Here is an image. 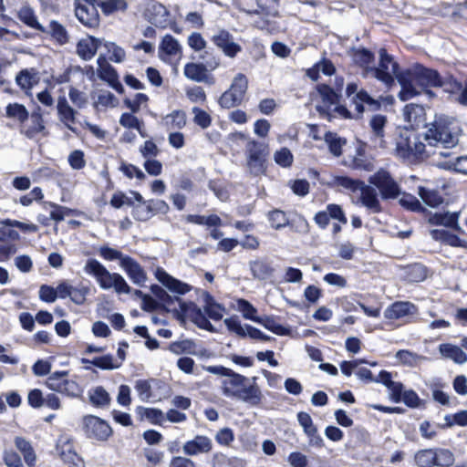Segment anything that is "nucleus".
Segmentation results:
<instances>
[{"label":"nucleus","instance_id":"nucleus-27","mask_svg":"<svg viewBox=\"0 0 467 467\" xmlns=\"http://www.w3.org/2000/svg\"><path fill=\"white\" fill-rule=\"evenodd\" d=\"M101 44V39L93 36H88L87 38L81 39L78 43L77 53L84 60H89L95 56L99 47Z\"/></svg>","mask_w":467,"mask_h":467},{"label":"nucleus","instance_id":"nucleus-39","mask_svg":"<svg viewBox=\"0 0 467 467\" xmlns=\"http://www.w3.org/2000/svg\"><path fill=\"white\" fill-rule=\"evenodd\" d=\"M352 59L355 64L365 69L367 75V67H371L369 65L374 61V55L366 48L353 49Z\"/></svg>","mask_w":467,"mask_h":467},{"label":"nucleus","instance_id":"nucleus-57","mask_svg":"<svg viewBox=\"0 0 467 467\" xmlns=\"http://www.w3.org/2000/svg\"><path fill=\"white\" fill-rule=\"evenodd\" d=\"M89 287L79 284L78 286H72L70 299L76 305H83L86 302V297L89 293Z\"/></svg>","mask_w":467,"mask_h":467},{"label":"nucleus","instance_id":"nucleus-30","mask_svg":"<svg viewBox=\"0 0 467 467\" xmlns=\"http://www.w3.org/2000/svg\"><path fill=\"white\" fill-rule=\"evenodd\" d=\"M441 355L445 358H450L455 363L463 364L467 361V355L458 346L452 344H441L439 346Z\"/></svg>","mask_w":467,"mask_h":467},{"label":"nucleus","instance_id":"nucleus-34","mask_svg":"<svg viewBox=\"0 0 467 467\" xmlns=\"http://www.w3.org/2000/svg\"><path fill=\"white\" fill-rule=\"evenodd\" d=\"M98 63V76L109 84L116 82L118 78L116 70L109 65L106 57L100 55L97 60Z\"/></svg>","mask_w":467,"mask_h":467},{"label":"nucleus","instance_id":"nucleus-45","mask_svg":"<svg viewBox=\"0 0 467 467\" xmlns=\"http://www.w3.org/2000/svg\"><path fill=\"white\" fill-rule=\"evenodd\" d=\"M324 140L328 146L329 151L334 156H340L342 154V146L346 143V140L339 137L337 133L327 132Z\"/></svg>","mask_w":467,"mask_h":467},{"label":"nucleus","instance_id":"nucleus-31","mask_svg":"<svg viewBox=\"0 0 467 467\" xmlns=\"http://www.w3.org/2000/svg\"><path fill=\"white\" fill-rule=\"evenodd\" d=\"M256 323L262 325L267 330L275 333L277 336H290L291 329L285 327L277 322L274 316H262L256 318Z\"/></svg>","mask_w":467,"mask_h":467},{"label":"nucleus","instance_id":"nucleus-51","mask_svg":"<svg viewBox=\"0 0 467 467\" xmlns=\"http://www.w3.org/2000/svg\"><path fill=\"white\" fill-rule=\"evenodd\" d=\"M132 215L138 221L145 222L149 220L153 216L151 202L148 201L147 202L138 203L134 205Z\"/></svg>","mask_w":467,"mask_h":467},{"label":"nucleus","instance_id":"nucleus-11","mask_svg":"<svg viewBox=\"0 0 467 467\" xmlns=\"http://www.w3.org/2000/svg\"><path fill=\"white\" fill-rule=\"evenodd\" d=\"M75 15L78 21L87 27L95 28L99 25L98 6L93 0H77L75 3Z\"/></svg>","mask_w":467,"mask_h":467},{"label":"nucleus","instance_id":"nucleus-9","mask_svg":"<svg viewBox=\"0 0 467 467\" xmlns=\"http://www.w3.org/2000/svg\"><path fill=\"white\" fill-rule=\"evenodd\" d=\"M346 95L350 99V102L355 105L356 116L354 118H360L365 110V106L368 110L379 109L381 104L378 99H373L366 90H358L356 83H349L346 88Z\"/></svg>","mask_w":467,"mask_h":467},{"label":"nucleus","instance_id":"nucleus-16","mask_svg":"<svg viewBox=\"0 0 467 467\" xmlns=\"http://www.w3.org/2000/svg\"><path fill=\"white\" fill-rule=\"evenodd\" d=\"M213 450V441L204 435H197L192 440L186 441L182 446V451L189 456L209 453Z\"/></svg>","mask_w":467,"mask_h":467},{"label":"nucleus","instance_id":"nucleus-17","mask_svg":"<svg viewBox=\"0 0 467 467\" xmlns=\"http://www.w3.org/2000/svg\"><path fill=\"white\" fill-rule=\"evenodd\" d=\"M58 119L63 125L71 130L77 132L75 124L77 123V111L69 105L65 97H59L57 104Z\"/></svg>","mask_w":467,"mask_h":467},{"label":"nucleus","instance_id":"nucleus-6","mask_svg":"<svg viewBox=\"0 0 467 467\" xmlns=\"http://www.w3.org/2000/svg\"><path fill=\"white\" fill-rule=\"evenodd\" d=\"M379 55L378 67H367V76L370 75L389 88L394 84L395 78L398 79V75L402 72H399V64L392 56L388 54L385 48H380Z\"/></svg>","mask_w":467,"mask_h":467},{"label":"nucleus","instance_id":"nucleus-13","mask_svg":"<svg viewBox=\"0 0 467 467\" xmlns=\"http://www.w3.org/2000/svg\"><path fill=\"white\" fill-rule=\"evenodd\" d=\"M369 182L379 190L382 198H396L400 194L399 185L390 174L384 170H380L371 176Z\"/></svg>","mask_w":467,"mask_h":467},{"label":"nucleus","instance_id":"nucleus-20","mask_svg":"<svg viewBox=\"0 0 467 467\" xmlns=\"http://www.w3.org/2000/svg\"><path fill=\"white\" fill-rule=\"evenodd\" d=\"M183 74L185 78L192 81L204 82L208 84L214 83L213 78L208 76L205 65L201 63H187L184 66Z\"/></svg>","mask_w":467,"mask_h":467},{"label":"nucleus","instance_id":"nucleus-63","mask_svg":"<svg viewBox=\"0 0 467 467\" xmlns=\"http://www.w3.org/2000/svg\"><path fill=\"white\" fill-rule=\"evenodd\" d=\"M275 161L285 168L290 167L293 163V154L287 148H282L274 154Z\"/></svg>","mask_w":467,"mask_h":467},{"label":"nucleus","instance_id":"nucleus-7","mask_svg":"<svg viewBox=\"0 0 467 467\" xmlns=\"http://www.w3.org/2000/svg\"><path fill=\"white\" fill-rule=\"evenodd\" d=\"M424 140L428 142L430 148L441 145L443 149L455 147L459 142L458 132L455 129L443 123L435 121L424 134Z\"/></svg>","mask_w":467,"mask_h":467},{"label":"nucleus","instance_id":"nucleus-56","mask_svg":"<svg viewBox=\"0 0 467 467\" xmlns=\"http://www.w3.org/2000/svg\"><path fill=\"white\" fill-rule=\"evenodd\" d=\"M137 411L141 419L146 418L147 420H150L153 423H161L165 420L163 412L158 409H148L139 407Z\"/></svg>","mask_w":467,"mask_h":467},{"label":"nucleus","instance_id":"nucleus-29","mask_svg":"<svg viewBox=\"0 0 467 467\" xmlns=\"http://www.w3.org/2000/svg\"><path fill=\"white\" fill-rule=\"evenodd\" d=\"M156 277L163 285H165L171 291H173V292H176L179 294H184L189 290V286L186 284H183V283L174 279L172 276L168 275L162 269H160V268L157 269Z\"/></svg>","mask_w":467,"mask_h":467},{"label":"nucleus","instance_id":"nucleus-3","mask_svg":"<svg viewBox=\"0 0 467 467\" xmlns=\"http://www.w3.org/2000/svg\"><path fill=\"white\" fill-rule=\"evenodd\" d=\"M84 272L92 275L102 289L114 288L119 294H129L130 287L125 279L117 273H110L100 262L88 259L84 266Z\"/></svg>","mask_w":467,"mask_h":467},{"label":"nucleus","instance_id":"nucleus-4","mask_svg":"<svg viewBox=\"0 0 467 467\" xmlns=\"http://www.w3.org/2000/svg\"><path fill=\"white\" fill-rule=\"evenodd\" d=\"M395 144L396 154L409 161L431 155V150H428V143L424 144L414 131L407 129L400 132Z\"/></svg>","mask_w":467,"mask_h":467},{"label":"nucleus","instance_id":"nucleus-1","mask_svg":"<svg viewBox=\"0 0 467 467\" xmlns=\"http://www.w3.org/2000/svg\"><path fill=\"white\" fill-rule=\"evenodd\" d=\"M398 81L401 87L399 98L406 101L420 95L425 88L438 87L441 78L436 70L414 64L398 75Z\"/></svg>","mask_w":467,"mask_h":467},{"label":"nucleus","instance_id":"nucleus-53","mask_svg":"<svg viewBox=\"0 0 467 467\" xmlns=\"http://www.w3.org/2000/svg\"><path fill=\"white\" fill-rule=\"evenodd\" d=\"M396 358L404 365L414 367L419 361L425 360L427 358L418 355L409 350H399L396 353Z\"/></svg>","mask_w":467,"mask_h":467},{"label":"nucleus","instance_id":"nucleus-36","mask_svg":"<svg viewBox=\"0 0 467 467\" xmlns=\"http://www.w3.org/2000/svg\"><path fill=\"white\" fill-rule=\"evenodd\" d=\"M93 3L99 7L105 16H109L118 11H124L127 8L125 0H93Z\"/></svg>","mask_w":467,"mask_h":467},{"label":"nucleus","instance_id":"nucleus-33","mask_svg":"<svg viewBox=\"0 0 467 467\" xmlns=\"http://www.w3.org/2000/svg\"><path fill=\"white\" fill-rule=\"evenodd\" d=\"M418 194L421 201L431 208H436L443 203L444 199L441 193L434 189H429L426 187H419Z\"/></svg>","mask_w":467,"mask_h":467},{"label":"nucleus","instance_id":"nucleus-24","mask_svg":"<svg viewBox=\"0 0 467 467\" xmlns=\"http://www.w3.org/2000/svg\"><path fill=\"white\" fill-rule=\"evenodd\" d=\"M438 87H442L444 91L457 95L456 100L464 106H467V83L462 84L456 79L450 78L442 81Z\"/></svg>","mask_w":467,"mask_h":467},{"label":"nucleus","instance_id":"nucleus-15","mask_svg":"<svg viewBox=\"0 0 467 467\" xmlns=\"http://www.w3.org/2000/svg\"><path fill=\"white\" fill-rule=\"evenodd\" d=\"M388 123L387 118L381 114H375L369 119L370 140L374 148L385 149V127Z\"/></svg>","mask_w":467,"mask_h":467},{"label":"nucleus","instance_id":"nucleus-37","mask_svg":"<svg viewBox=\"0 0 467 467\" xmlns=\"http://www.w3.org/2000/svg\"><path fill=\"white\" fill-rule=\"evenodd\" d=\"M350 165L353 169L368 171H372L374 168L371 159L366 156L365 150L362 146L357 149L356 154L353 156Z\"/></svg>","mask_w":467,"mask_h":467},{"label":"nucleus","instance_id":"nucleus-43","mask_svg":"<svg viewBox=\"0 0 467 467\" xmlns=\"http://www.w3.org/2000/svg\"><path fill=\"white\" fill-rule=\"evenodd\" d=\"M160 50L168 56H182V47L171 35H166L160 45Z\"/></svg>","mask_w":467,"mask_h":467},{"label":"nucleus","instance_id":"nucleus-18","mask_svg":"<svg viewBox=\"0 0 467 467\" xmlns=\"http://www.w3.org/2000/svg\"><path fill=\"white\" fill-rule=\"evenodd\" d=\"M459 212H446V213H429L427 221L432 225H442L448 228H451L457 232H462V227L459 224Z\"/></svg>","mask_w":467,"mask_h":467},{"label":"nucleus","instance_id":"nucleus-64","mask_svg":"<svg viewBox=\"0 0 467 467\" xmlns=\"http://www.w3.org/2000/svg\"><path fill=\"white\" fill-rule=\"evenodd\" d=\"M192 113L194 114L193 122L202 129H206L211 125V116L203 109L194 107L192 108Z\"/></svg>","mask_w":467,"mask_h":467},{"label":"nucleus","instance_id":"nucleus-12","mask_svg":"<svg viewBox=\"0 0 467 467\" xmlns=\"http://www.w3.org/2000/svg\"><path fill=\"white\" fill-rule=\"evenodd\" d=\"M211 41L230 58H234L242 51V47L234 42V36L226 29H218Z\"/></svg>","mask_w":467,"mask_h":467},{"label":"nucleus","instance_id":"nucleus-48","mask_svg":"<svg viewBox=\"0 0 467 467\" xmlns=\"http://www.w3.org/2000/svg\"><path fill=\"white\" fill-rule=\"evenodd\" d=\"M247 159L267 157V145L254 140H248L246 144Z\"/></svg>","mask_w":467,"mask_h":467},{"label":"nucleus","instance_id":"nucleus-60","mask_svg":"<svg viewBox=\"0 0 467 467\" xmlns=\"http://www.w3.org/2000/svg\"><path fill=\"white\" fill-rule=\"evenodd\" d=\"M334 183L347 190H350L351 192H357L362 187L363 182L347 176H337L334 178Z\"/></svg>","mask_w":467,"mask_h":467},{"label":"nucleus","instance_id":"nucleus-5","mask_svg":"<svg viewBox=\"0 0 467 467\" xmlns=\"http://www.w3.org/2000/svg\"><path fill=\"white\" fill-rule=\"evenodd\" d=\"M317 90L322 99L321 104L316 106L321 117L330 120L337 114L344 119H352L350 111L345 106L338 104L340 95L332 88L321 84L317 87Z\"/></svg>","mask_w":467,"mask_h":467},{"label":"nucleus","instance_id":"nucleus-21","mask_svg":"<svg viewBox=\"0 0 467 467\" xmlns=\"http://www.w3.org/2000/svg\"><path fill=\"white\" fill-rule=\"evenodd\" d=\"M123 260L121 267L126 271L131 281L135 285H143L147 280V275L143 268L130 256Z\"/></svg>","mask_w":467,"mask_h":467},{"label":"nucleus","instance_id":"nucleus-22","mask_svg":"<svg viewBox=\"0 0 467 467\" xmlns=\"http://www.w3.org/2000/svg\"><path fill=\"white\" fill-rule=\"evenodd\" d=\"M21 132L28 139H35L39 133L47 136L44 119L39 112H33L30 116V124L23 126Z\"/></svg>","mask_w":467,"mask_h":467},{"label":"nucleus","instance_id":"nucleus-25","mask_svg":"<svg viewBox=\"0 0 467 467\" xmlns=\"http://www.w3.org/2000/svg\"><path fill=\"white\" fill-rule=\"evenodd\" d=\"M404 119L412 129L419 128L425 121V109L418 104H408L403 109Z\"/></svg>","mask_w":467,"mask_h":467},{"label":"nucleus","instance_id":"nucleus-2","mask_svg":"<svg viewBox=\"0 0 467 467\" xmlns=\"http://www.w3.org/2000/svg\"><path fill=\"white\" fill-rule=\"evenodd\" d=\"M223 394L228 398L249 402L256 405L261 400V390L255 383L243 375L232 370L225 379L222 381Z\"/></svg>","mask_w":467,"mask_h":467},{"label":"nucleus","instance_id":"nucleus-19","mask_svg":"<svg viewBox=\"0 0 467 467\" xmlns=\"http://www.w3.org/2000/svg\"><path fill=\"white\" fill-rule=\"evenodd\" d=\"M248 265L253 277L258 280L269 279L275 271L272 261L265 257H256L251 260Z\"/></svg>","mask_w":467,"mask_h":467},{"label":"nucleus","instance_id":"nucleus-47","mask_svg":"<svg viewBox=\"0 0 467 467\" xmlns=\"http://www.w3.org/2000/svg\"><path fill=\"white\" fill-rule=\"evenodd\" d=\"M46 32H48L61 45L68 42V34L66 28L57 21H51Z\"/></svg>","mask_w":467,"mask_h":467},{"label":"nucleus","instance_id":"nucleus-35","mask_svg":"<svg viewBox=\"0 0 467 467\" xmlns=\"http://www.w3.org/2000/svg\"><path fill=\"white\" fill-rule=\"evenodd\" d=\"M16 82L22 89H30L38 82L37 72L34 68L23 69L17 74Z\"/></svg>","mask_w":467,"mask_h":467},{"label":"nucleus","instance_id":"nucleus-26","mask_svg":"<svg viewBox=\"0 0 467 467\" xmlns=\"http://www.w3.org/2000/svg\"><path fill=\"white\" fill-rule=\"evenodd\" d=\"M416 312V306L410 302L399 301L389 306L384 312L388 319H398Z\"/></svg>","mask_w":467,"mask_h":467},{"label":"nucleus","instance_id":"nucleus-32","mask_svg":"<svg viewBox=\"0 0 467 467\" xmlns=\"http://www.w3.org/2000/svg\"><path fill=\"white\" fill-rule=\"evenodd\" d=\"M18 18L26 26L40 32H46V28L37 21L33 8L29 5H25L20 7L18 10Z\"/></svg>","mask_w":467,"mask_h":467},{"label":"nucleus","instance_id":"nucleus-55","mask_svg":"<svg viewBox=\"0 0 467 467\" xmlns=\"http://www.w3.org/2000/svg\"><path fill=\"white\" fill-rule=\"evenodd\" d=\"M268 220L271 226L276 230L282 229L288 224V218L285 212L277 209L269 212Z\"/></svg>","mask_w":467,"mask_h":467},{"label":"nucleus","instance_id":"nucleus-50","mask_svg":"<svg viewBox=\"0 0 467 467\" xmlns=\"http://www.w3.org/2000/svg\"><path fill=\"white\" fill-rule=\"evenodd\" d=\"M84 363H90L101 369H114L120 366V363H115L111 355L94 358L92 360L83 359Z\"/></svg>","mask_w":467,"mask_h":467},{"label":"nucleus","instance_id":"nucleus-40","mask_svg":"<svg viewBox=\"0 0 467 467\" xmlns=\"http://www.w3.org/2000/svg\"><path fill=\"white\" fill-rule=\"evenodd\" d=\"M258 10L248 11L247 14H262L268 16H276L278 14V2L277 0H256Z\"/></svg>","mask_w":467,"mask_h":467},{"label":"nucleus","instance_id":"nucleus-44","mask_svg":"<svg viewBox=\"0 0 467 467\" xmlns=\"http://www.w3.org/2000/svg\"><path fill=\"white\" fill-rule=\"evenodd\" d=\"M148 12H152L155 14V16L150 18L151 24H153L156 26H164L166 23L165 17L168 16V10L163 5L160 3H153L148 8Z\"/></svg>","mask_w":467,"mask_h":467},{"label":"nucleus","instance_id":"nucleus-52","mask_svg":"<svg viewBox=\"0 0 467 467\" xmlns=\"http://www.w3.org/2000/svg\"><path fill=\"white\" fill-rule=\"evenodd\" d=\"M204 312L213 320H219L223 317V308L216 304L210 295L205 296Z\"/></svg>","mask_w":467,"mask_h":467},{"label":"nucleus","instance_id":"nucleus-10","mask_svg":"<svg viewBox=\"0 0 467 467\" xmlns=\"http://www.w3.org/2000/svg\"><path fill=\"white\" fill-rule=\"evenodd\" d=\"M67 371L54 372L47 379L46 385L53 391L65 394L69 397H78L81 389L74 380L67 379Z\"/></svg>","mask_w":467,"mask_h":467},{"label":"nucleus","instance_id":"nucleus-23","mask_svg":"<svg viewBox=\"0 0 467 467\" xmlns=\"http://www.w3.org/2000/svg\"><path fill=\"white\" fill-rule=\"evenodd\" d=\"M360 192V201L362 204L372 213H379L381 211L380 203L378 198V192L375 188L365 185L358 189Z\"/></svg>","mask_w":467,"mask_h":467},{"label":"nucleus","instance_id":"nucleus-28","mask_svg":"<svg viewBox=\"0 0 467 467\" xmlns=\"http://www.w3.org/2000/svg\"><path fill=\"white\" fill-rule=\"evenodd\" d=\"M16 448L22 453L24 461L28 467H35L36 454L31 442L21 436H16L14 440Z\"/></svg>","mask_w":467,"mask_h":467},{"label":"nucleus","instance_id":"nucleus-61","mask_svg":"<svg viewBox=\"0 0 467 467\" xmlns=\"http://www.w3.org/2000/svg\"><path fill=\"white\" fill-rule=\"evenodd\" d=\"M50 207L52 210L50 211V218L56 222L63 221L66 216L70 215L71 210L55 204L53 202H45V208Z\"/></svg>","mask_w":467,"mask_h":467},{"label":"nucleus","instance_id":"nucleus-14","mask_svg":"<svg viewBox=\"0 0 467 467\" xmlns=\"http://www.w3.org/2000/svg\"><path fill=\"white\" fill-rule=\"evenodd\" d=\"M85 432L88 438L99 441H106L111 434L110 426L96 416H86L84 418Z\"/></svg>","mask_w":467,"mask_h":467},{"label":"nucleus","instance_id":"nucleus-38","mask_svg":"<svg viewBox=\"0 0 467 467\" xmlns=\"http://www.w3.org/2000/svg\"><path fill=\"white\" fill-rule=\"evenodd\" d=\"M88 397L91 404L96 407L108 406L109 405L111 400L109 394L101 386H98L90 389L88 392Z\"/></svg>","mask_w":467,"mask_h":467},{"label":"nucleus","instance_id":"nucleus-59","mask_svg":"<svg viewBox=\"0 0 467 467\" xmlns=\"http://www.w3.org/2000/svg\"><path fill=\"white\" fill-rule=\"evenodd\" d=\"M400 203L401 206L412 212H426V209L421 205L420 201L411 194L404 193L400 199Z\"/></svg>","mask_w":467,"mask_h":467},{"label":"nucleus","instance_id":"nucleus-46","mask_svg":"<svg viewBox=\"0 0 467 467\" xmlns=\"http://www.w3.org/2000/svg\"><path fill=\"white\" fill-rule=\"evenodd\" d=\"M170 350L176 354L180 355L182 353L191 354V355H198L199 352L196 351V345L192 340L184 339L181 341L172 342L170 345Z\"/></svg>","mask_w":467,"mask_h":467},{"label":"nucleus","instance_id":"nucleus-62","mask_svg":"<svg viewBox=\"0 0 467 467\" xmlns=\"http://www.w3.org/2000/svg\"><path fill=\"white\" fill-rule=\"evenodd\" d=\"M104 47L107 49V51L111 54V56L109 57V59L111 61L120 63L125 59V50L122 47L117 46L115 43L105 42Z\"/></svg>","mask_w":467,"mask_h":467},{"label":"nucleus","instance_id":"nucleus-42","mask_svg":"<svg viewBox=\"0 0 467 467\" xmlns=\"http://www.w3.org/2000/svg\"><path fill=\"white\" fill-rule=\"evenodd\" d=\"M168 130H181L186 125V114L183 110H174L164 118Z\"/></svg>","mask_w":467,"mask_h":467},{"label":"nucleus","instance_id":"nucleus-58","mask_svg":"<svg viewBox=\"0 0 467 467\" xmlns=\"http://www.w3.org/2000/svg\"><path fill=\"white\" fill-rule=\"evenodd\" d=\"M247 166L253 175L264 174L266 171V157L247 159Z\"/></svg>","mask_w":467,"mask_h":467},{"label":"nucleus","instance_id":"nucleus-49","mask_svg":"<svg viewBox=\"0 0 467 467\" xmlns=\"http://www.w3.org/2000/svg\"><path fill=\"white\" fill-rule=\"evenodd\" d=\"M6 116L20 122H25L28 119L29 113L24 105L13 103L6 107Z\"/></svg>","mask_w":467,"mask_h":467},{"label":"nucleus","instance_id":"nucleus-8","mask_svg":"<svg viewBox=\"0 0 467 467\" xmlns=\"http://www.w3.org/2000/svg\"><path fill=\"white\" fill-rule=\"evenodd\" d=\"M248 88V78L238 73L233 79L230 88L219 98V104L223 109H231L240 105Z\"/></svg>","mask_w":467,"mask_h":467},{"label":"nucleus","instance_id":"nucleus-41","mask_svg":"<svg viewBox=\"0 0 467 467\" xmlns=\"http://www.w3.org/2000/svg\"><path fill=\"white\" fill-rule=\"evenodd\" d=\"M435 449H424L417 451L414 455V461L418 467L435 466Z\"/></svg>","mask_w":467,"mask_h":467},{"label":"nucleus","instance_id":"nucleus-54","mask_svg":"<svg viewBox=\"0 0 467 467\" xmlns=\"http://www.w3.org/2000/svg\"><path fill=\"white\" fill-rule=\"evenodd\" d=\"M435 466L439 467H450L454 462L453 453L447 449H435Z\"/></svg>","mask_w":467,"mask_h":467}]
</instances>
